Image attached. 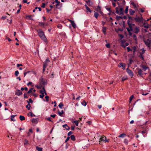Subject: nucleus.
<instances>
[{"label": "nucleus", "mask_w": 151, "mask_h": 151, "mask_svg": "<svg viewBox=\"0 0 151 151\" xmlns=\"http://www.w3.org/2000/svg\"><path fill=\"white\" fill-rule=\"evenodd\" d=\"M37 32L38 35L43 41L45 42H47V40L42 29H38Z\"/></svg>", "instance_id": "1"}, {"label": "nucleus", "mask_w": 151, "mask_h": 151, "mask_svg": "<svg viewBox=\"0 0 151 151\" xmlns=\"http://www.w3.org/2000/svg\"><path fill=\"white\" fill-rule=\"evenodd\" d=\"M39 83L42 86H44L47 84L46 81L42 77L40 79Z\"/></svg>", "instance_id": "2"}, {"label": "nucleus", "mask_w": 151, "mask_h": 151, "mask_svg": "<svg viewBox=\"0 0 151 151\" xmlns=\"http://www.w3.org/2000/svg\"><path fill=\"white\" fill-rule=\"evenodd\" d=\"M116 12L117 14H123V9L122 8H120L119 9V8L118 7H116Z\"/></svg>", "instance_id": "3"}, {"label": "nucleus", "mask_w": 151, "mask_h": 151, "mask_svg": "<svg viewBox=\"0 0 151 151\" xmlns=\"http://www.w3.org/2000/svg\"><path fill=\"white\" fill-rule=\"evenodd\" d=\"M144 42L147 47H150L151 43V40L150 39H148L146 40H144Z\"/></svg>", "instance_id": "4"}, {"label": "nucleus", "mask_w": 151, "mask_h": 151, "mask_svg": "<svg viewBox=\"0 0 151 151\" xmlns=\"http://www.w3.org/2000/svg\"><path fill=\"white\" fill-rule=\"evenodd\" d=\"M141 16H142V15L141 14ZM135 20L136 22H142L143 18L142 17H137L134 19Z\"/></svg>", "instance_id": "5"}, {"label": "nucleus", "mask_w": 151, "mask_h": 151, "mask_svg": "<svg viewBox=\"0 0 151 151\" xmlns=\"http://www.w3.org/2000/svg\"><path fill=\"white\" fill-rule=\"evenodd\" d=\"M139 31V28L137 27H135L134 29H133V30H132V32H133L134 33L136 34H138Z\"/></svg>", "instance_id": "6"}, {"label": "nucleus", "mask_w": 151, "mask_h": 151, "mask_svg": "<svg viewBox=\"0 0 151 151\" xmlns=\"http://www.w3.org/2000/svg\"><path fill=\"white\" fill-rule=\"evenodd\" d=\"M126 71L128 74L132 78L134 76V74L132 71L129 69V68H127Z\"/></svg>", "instance_id": "7"}, {"label": "nucleus", "mask_w": 151, "mask_h": 151, "mask_svg": "<svg viewBox=\"0 0 151 151\" xmlns=\"http://www.w3.org/2000/svg\"><path fill=\"white\" fill-rule=\"evenodd\" d=\"M137 69L138 71V74L139 75V76L141 77H143L142 76L143 75V71L141 69L137 68Z\"/></svg>", "instance_id": "8"}, {"label": "nucleus", "mask_w": 151, "mask_h": 151, "mask_svg": "<svg viewBox=\"0 0 151 151\" xmlns=\"http://www.w3.org/2000/svg\"><path fill=\"white\" fill-rule=\"evenodd\" d=\"M100 141H105L107 142H109V139H107L106 137L103 136L101 137L100 139Z\"/></svg>", "instance_id": "9"}, {"label": "nucleus", "mask_w": 151, "mask_h": 151, "mask_svg": "<svg viewBox=\"0 0 151 151\" xmlns=\"http://www.w3.org/2000/svg\"><path fill=\"white\" fill-rule=\"evenodd\" d=\"M125 66L126 64L124 63H119L118 65V67L119 68L121 67L123 70L125 69Z\"/></svg>", "instance_id": "10"}, {"label": "nucleus", "mask_w": 151, "mask_h": 151, "mask_svg": "<svg viewBox=\"0 0 151 151\" xmlns=\"http://www.w3.org/2000/svg\"><path fill=\"white\" fill-rule=\"evenodd\" d=\"M50 61L48 58L47 59L45 62L43 63V67L46 68L48 65V63Z\"/></svg>", "instance_id": "11"}, {"label": "nucleus", "mask_w": 151, "mask_h": 151, "mask_svg": "<svg viewBox=\"0 0 151 151\" xmlns=\"http://www.w3.org/2000/svg\"><path fill=\"white\" fill-rule=\"evenodd\" d=\"M95 10L96 12H99L101 14L103 13V12L101 11V7L99 6H97Z\"/></svg>", "instance_id": "12"}, {"label": "nucleus", "mask_w": 151, "mask_h": 151, "mask_svg": "<svg viewBox=\"0 0 151 151\" xmlns=\"http://www.w3.org/2000/svg\"><path fill=\"white\" fill-rule=\"evenodd\" d=\"M140 67L142 68L143 70L144 71H145L147 69L149 68V67L147 66H146L144 65H140Z\"/></svg>", "instance_id": "13"}, {"label": "nucleus", "mask_w": 151, "mask_h": 151, "mask_svg": "<svg viewBox=\"0 0 151 151\" xmlns=\"http://www.w3.org/2000/svg\"><path fill=\"white\" fill-rule=\"evenodd\" d=\"M22 94V92L20 90L18 89L17 90V92L15 93V95L18 96H20Z\"/></svg>", "instance_id": "14"}, {"label": "nucleus", "mask_w": 151, "mask_h": 151, "mask_svg": "<svg viewBox=\"0 0 151 151\" xmlns=\"http://www.w3.org/2000/svg\"><path fill=\"white\" fill-rule=\"evenodd\" d=\"M127 24L128 25L129 28L131 29H133L132 27L134 26H135V24H132V22H127Z\"/></svg>", "instance_id": "15"}, {"label": "nucleus", "mask_w": 151, "mask_h": 151, "mask_svg": "<svg viewBox=\"0 0 151 151\" xmlns=\"http://www.w3.org/2000/svg\"><path fill=\"white\" fill-rule=\"evenodd\" d=\"M106 28L105 27H102V32L104 35H106Z\"/></svg>", "instance_id": "16"}, {"label": "nucleus", "mask_w": 151, "mask_h": 151, "mask_svg": "<svg viewBox=\"0 0 151 151\" xmlns=\"http://www.w3.org/2000/svg\"><path fill=\"white\" fill-rule=\"evenodd\" d=\"M63 128H65L67 130H69L70 129V127H68L67 124H65L63 125Z\"/></svg>", "instance_id": "17"}, {"label": "nucleus", "mask_w": 151, "mask_h": 151, "mask_svg": "<svg viewBox=\"0 0 151 151\" xmlns=\"http://www.w3.org/2000/svg\"><path fill=\"white\" fill-rule=\"evenodd\" d=\"M129 14L131 15H132L133 14L135 13V11H134L133 10H132L131 9H129Z\"/></svg>", "instance_id": "18"}, {"label": "nucleus", "mask_w": 151, "mask_h": 151, "mask_svg": "<svg viewBox=\"0 0 151 151\" xmlns=\"http://www.w3.org/2000/svg\"><path fill=\"white\" fill-rule=\"evenodd\" d=\"M35 87L37 89H41L42 88L43 86H42V85L39 84V85H36L35 86Z\"/></svg>", "instance_id": "19"}, {"label": "nucleus", "mask_w": 151, "mask_h": 151, "mask_svg": "<svg viewBox=\"0 0 151 151\" xmlns=\"http://www.w3.org/2000/svg\"><path fill=\"white\" fill-rule=\"evenodd\" d=\"M132 18L131 16H129L128 17V20L127 21V22H132Z\"/></svg>", "instance_id": "20"}, {"label": "nucleus", "mask_w": 151, "mask_h": 151, "mask_svg": "<svg viewBox=\"0 0 151 151\" xmlns=\"http://www.w3.org/2000/svg\"><path fill=\"white\" fill-rule=\"evenodd\" d=\"M70 138L73 141H74L76 140L75 136L74 135H71Z\"/></svg>", "instance_id": "21"}, {"label": "nucleus", "mask_w": 151, "mask_h": 151, "mask_svg": "<svg viewBox=\"0 0 151 151\" xmlns=\"http://www.w3.org/2000/svg\"><path fill=\"white\" fill-rule=\"evenodd\" d=\"M132 48L133 50V54H134L135 52L136 51L137 47L135 46H134L132 47Z\"/></svg>", "instance_id": "22"}, {"label": "nucleus", "mask_w": 151, "mask_h": 151, "mask_svg": "<svg viewBox=\"0 0 151 151\" xmlns=\"http://www.w3.org/2000/svg\"><path fill=\"white\" fill-rule=\"evenodd\" d=\"M126 136V134L125 133H122L119 135L118 137H119L124 138Z\"/></svg>", "instance_id": "23"}, {"label": "nucleus", "mask_w": 151, "mask_h": 151, "mask_svg": "<svg viewBox=\"0 0 151 151\" xmlns=\"http://www.w3.org/2000/svg\"><path fill=\"white\" fill-rule=\"evenodd\" d=\"M86 7V9L87 11V12H91V11L90 10V8L87 6L86 5H85Z\"/></svg>", "instance_id": "24"}, {"label": "nucleus", "mask_w": 151, "mask_h": 151, "mask_svg": "<svg viewBox=\"0 0 151 151\" xmlns=\"http://www.w3.org/2000/svg\"><path fill=\"white\" fill-rule=\"evenodd\" d=\"M16 115H12L11 116V121H15V120L14 119L15 116H16Z\"/></svg>", "instance_id": "25"}, {"label": "nucleus", "mask_w": 151, "mask_h": 151, "mask_svg": "<svg viewBox=\"0 0 151 151\" xmlns=\"http://www.w3.org/2000/svg\"><path fill=\"white\" fill-rule=\"evenodd\" d=\"M19 119L21 121H22L25 119V117L23 116L20 115L19 116Z\"/></svg>", "instance_id": "26"}, {"label": "nucleus", "mask_w": 151, "mask_h": 151, "mask_svg": "<svg viewBox=\"0 0 151 151\" xmlns=\"http://www.w3.org/2000/svg\"><path fill=\"white\" fill-rule=\"evenodd\" d=\"M36 148V150L38 151H42V147L37 146Z\"/></svg>", "instance_id": "27"}, {"label": "nucleus", "mask_w": 151, "mask_h": 151, "mask_svg": "<svg viewBox=\"0 0 151 151\" xmlns=\"http://www.w3.org/2000/svg\"><path fill=\"white\" fill-rule=\"evenodd\" d=\"M29 114H30V116L31 117L32 116H35V115L32 112H30L29 113L27 114V115L29 116Z\"/></svg>", "instance_id": "28"}, {"label": "nucleus", "mask_w": 151, "mask_h": 151, "mask_svg": "<svg viewBox=\"0 0 151 151\" xmlns=\"http://www.w3.org/2000/svg\"><path fill=\"white\" fill-rule=\"evenodd\" d=\"M141 50L142 51V52L139 53V54L143 55L145 53V50H144V48H142L141 49Z\"/></svg>", "instance_id": "29"}, {"label": "nucleus", "mask_w": 151, "mask_h": 151, "mask_svg": "<svg viewBox=\"0 0 151 151\" xmlns=\"http://www.w3.org/2000/svg\"><path fill=\"white\" fill-rule=\"evenodd\" d=\"M131 5H132L133 6L134 9H135L137 8V7H136V5H135V4L133 2L131 1Z\"/></svg>", "instance_id": "30"}, {"label": "nucleus", "mask_w": 151, "mask_h": 151, "mask_svg": "<svg viewBox=\"0 0 151 151\" xmlns=\"http://www.w3.org/2000/svg\"><path fill=\"white\" fill-rule=\"evenodd\" d=\"M58 113L60 116H63V114L64 113L63 111L62 110L61 112L59 111Z\"/></svg>", "instance_id": "31"}, {"label": "nucleus", "mask_w": 151, "mask_h": 151, "mask_svg": "<svg viewBox=\"0 0 151 151\" xmlns=\"http://www.w3.org/2000/svg\"><path fill=\"white\" fill-rule=\"evenodd\" d=\"M71 25L72 26V27L74 28H76V25L74 22L73 21L71 23Z\"/></svg>", "instance_id": "32"}, {"label": "nucleus", "mask_w": 151, "mask_h": 151, "mask_svg": "<svg viewBox=\"0 0 151 151\" xmlns=\"http://www.w3.org/2000/svg\"><path fill=\"white\" fill-rule=\"evenodd\" d=\"M45 24L43 22H39V25L41 27H43L45 25Z\"/></svg>", "instance_id": "33"}, {"label": "nucleus", "mask_w": 151, "mask_h": 151, "mask_svg": "<svg viewBox=\"0 0 151 151\" xmlns=\"http://www.w3.org/2000/svg\"><path fill=\"white\" fill-rule=\"evenodd\" d=\"M26 107L27 108L28 110H29L31 107L30 104H28L26 106Z\"/></svg>", "instance_id": "34"}, {"label": "nucleus", "mask_w": 151, "mask_h": 151, "mask_svg": "<svg viewBox=\"0 0 151 151\" xmlns=\"http://www.w3.org/2000/svg\"><path fill=\"white\" fill-rule=\"evenodd\" d=\"M29 101H28L27 100V102L28 104H30V103H32L33 102V101L32 100V99L30 98L29 99Z\"/></svg>", "instance_id": "35"}, {"label": "nucleus", "mask_w": 151, "mask_h": 151, "mask_svg": "<svg viewBox=\"0 0 151 151\" xmlns=\"http://www.w3.org/2000/svg\"><path fill=\"white\" fill-rule=\"evenodd\" d=\"M32 122L33 123H34L35 124H37V120L35 119H33L32 120Z\"/></svg>", "instance_id": "36"}, {"label": "nucleus", "mask_w": 151, "mask_h": 151, "mask_svg": "<svg viewBox=\"0 0 151 151\" xmlns=\"http://www.w3.org/2000/svg\"><path fill=\"white\" fill-rule=\"evenodd\" d=\"M129 45V44L127 42H126L125 43L124 45H122V46L124 48L126 47V46Z\"/></svg>", "instance_id": "37"}, {"label": "nucleus", "mask_w": 151, "mask_h": 151, "mask_svg": "<svg viewBox=\"0 0 151 151\" xmlns=\"http://www.w3.org/2000/svg\"><path fill=\"white\" fill-rule=\"evenodd\" d=\"M55 2L56 3H57L55 5V6H59L60 3V2L59 1H58V0H55Z\"/></svg>", "instance_id": "38"}, {"label": "nucleus", "mask_w": 151, "mask_h": 151, "mask_svg": "<svg viewBox=\"0 0 151 151\" xmlns=\"http://www.w3.org/2000/svg\"><path fill=\"white\" fill-rule=\"evenodd\" d=\"M99 15V14L98 12H95L94 14V16L95 18L97 19L98 16Z\"/></svg>", "instance_id": "39"}, {"label": "nucleus", "mask_w": 151, "mask_h": 151, "mask_svg": "<svg viewBox=\"0 0 151 151\" xmlns=\"http://www.w3.org/2000/svg\"><path fill=\"white\" fill-rule=\"evenodd\" d=\"M32 83L31 82H29L27 84V86H29V85H31L32 87L34 86V85L32 84Z\"/></svg>", "instance_id": "40"}, {"label": "nucleus", "mask_w": 151, "mask_h": 151, "mask_svg": "<svg viewBox=\"0 0 151 151\" xmlns=\"http://www.w3.org/2000/svg\"><path fill=\"white\" fill-rule=\"evenodd\" d=\"M81 104L82 105L84 106H86L87 104L86 102L84 100H83V101L81 103Z\"/></svg>", "instance_id": "41"}, {"label": "nucleus", "mask_w": 151, "mask_h": 151, "mask_svg": "<svg viewBox=\"0 0 151 151\" xmlns=\"http://www.w3.org/2000/svg\"><path fill=\"white\" fill-rule=\"evenodd\" d=\"M139 57L142 59V60H144V57L143 55L140 54L139 56Z\"/></svg>", "instance_id": "42"}, {"label": "nucleus", "mask_w": 151, "mask_h": 151, "mask_svg": "<svg viewBox=\"0 0 151 151\" xmlns=\"http://www.w3.org/2000/svg\"><path fill=\"white\" fill-rule=\"evenodd\" d=\"M58 106L60 108L62 109V107L63 106V105L62 103H60L58 105Z\"/></svg>", "instance_id": "43"}, {"label": "nucleus", "mask_w": 151, "mask_h": 151, "mask_svg": "<svg viewBox=\"0 0 151 151\" xmlns=\"http://www.w3.org/2000/svg\"><path fill=\"white\" fill-rule=\"evenodd\" d=\"M133 39H134V40L135 41H136L137 40V37L136 35H135V34L133 35Z\"/></svg>", "instance_id": "44"}, {"label": "nucleus", "mask_w": 151, "mask_h": 151, "mask_svg": "<svg viewBox=\"0 0 151 151\" xmlns=\"http://www.w3.org/2000/svg\"><path fill=\"white\" fill-rule=\"evenodd\" d=\"M124 142L125 143L126 145H127L128 144V140L127 139H125L124 141Z\"/></svg>", "instance_id": "45"}, {"label": "nucleus", "mask_w": 151, "mask_h": 151, "mask_svg": "<svg viewBox=\"0 0 151 151\" xmlns=\"http://www.w3.org/2000/svg\"><path fill=\"white\" fill-rule=\"evenodd\" d=\"M134 95H132L130 97V98H129V103H130L132 101V99H133V98H134Z\"/></svg>", "instance_id": "46"}, {"label": "nucleus", "mask_w": 151, "mask_h": 151, "mask_svg": "<svg viewBox=\"0 0 151 151\" xmlns=\"http://www.w3.org/2000/svg\"><path fill=\"white\" fill-rule=\"evenodd\" d=\"M57 27L58 28L61 29L62 28V25L60 24H58L57 25Z\"/></svg>", "instance_id": "47"}, {"label": "nucleus", "mask_w": 151, "mask_h": 151, "mask_svg": "<svg viewBox=\"0 0 151 151\" xmlns=\"http://www.w3.org/2000/svg\"><path fill=\"white\" fill-rule=\"evenodd\" d=\"M73 122L75 123L76 125L78 126V121H74Z\"/></svg>", "instance_id": "48"}, {"label": "nucleus", "mask_w": 151, "mask_h": 151, "mask_svg": "<svg viewBox=\"0 0 151 151\" xmlns=\"http://www.w3.org/2000/svg\"><path fill=\"white\" fill-rule=\"evenodd\" d=\"M19 74V72L18 70H16L15 72V75L16 76H18Z\"/></svg>", "instance_id": "49"}, {"label": "nucleus", "mask_w": 151, "mask_h": 151, "mask_svg": "<svg viewBox=\"0 0 151 151\" xmlns=\"http://www.w3.org/2000/svg\"><path fill=\"white\" fill-rule=\"evenodd\" d=\"M128 6H126V9L125 11V12L126 14H127L128 13Z\"/></svg>", "instance_id": "50"}, {"label": "nucleus", "mask_w": 151, "mask_h": 151, "mask_svg": "<svg viewBox=\"0 0 151 151\" xmlns=\"http://www.w3.org/2000/svg\"><path fill=\"white\" fill-rule=\"evenodd\" d=\"M32 15H28L27 16V18H28L30 20H32Z\"/></svg>", "instance_id": "51"}, {"label": "nucleus", "mask_w": 151, "mask_h": 151, "mask_svg": "<svg viewBox=\"0 0 151 151\" xmlns=\"http://www.w3.org/2000/svg\"><path fill=\"white\" fill-rule=\"evenodd\" d=\"M49 97L48 96H45V98L46 99V101L47 102H48L49 101Z\"/></svg>", "instance_id": "52"}, {"label": "nucleus", "mask_w": 151, "mask_h": 151, "mask_svg": "<svg viewBox=\"0 0 151 151\" xmlns=\"http://www.w3.org/2000/svg\"><path fill=\"white\" fill-rule=\"evenodd\" d=\"M127 29V30L128 32H130L131 31H132L133 30V29H131L127 27L126 28Z\"/></svg>", "instance_id": "53"}, {"label": "nucleus", "mask_w": 151, "mask_h": 151, "mask_svg": "<svg viewBox=\"0 0 151 151\" xmlns=\"http://www.w3.org/2000/svg\"><path fill=\"white\" fill-rule=\"evenodd\" d=\"M30 72H31V71H28L27 72H24V77H25L26 75L28 73H30Z\"/></svg>", "instance_id": "54"}, {"label": "nucleus", "mask_w": 151, "mask_h": 151, "mask_svg": "<svg viewBox=\"0 0 151 151\" xmlns=\"http://www.w3.org/2000/svg\"><path fill=\"white\" fill-rule=\"evenodd\" d=\"M127 79V77H123L122 78V82H123L125 80H126Z\"/></svg>", "instance_id": "55"}, {"label": "nucleus", "mask_w": 151, "mask_h": 151, "mask_svg": "<svg viewBox=\"0 0 151 151\" xmlns=\"http://www.w3.org/2000/svg\"><path fill=\"white\" fill-rule=\"evenodd\" d=\"M116 19L117 20H119L120 19H122V17L119 16H116Z\"/></svg>", "instance_id": "56"}, {"label": "nucleus", "mask_w": 151, "mask_h": 151, "mask_svg": "<svg viewBox=\"0 0 151 151\" xmlns=\"http://www.w3.org/2000/svg\"><path fill=\"white\" fill-rule=\"evenodd\" d=\"M54 73L52 72V74H51L50 75V76L49 77L51 78H53L54 77Z\"/></svg>", "instance_id": "57"}, {"label": "nucleus", "mask_w": 151, "mask_h": 151, "mask_svg": "<svg viewBox=\"0 0 151 151\" xmlns=\"http://www.w3.org/2000/svg\"><path fill=\"white\" fill-rule=\"evenodd\" d=\"M127 51L128 52H129L130 51H132V50L129 47H127Z\"/></svg>", "instance_id": "58"}, {"label": "nucleus", "mask_w": 151, "mask_h": 151, "mask_svg": "<svg viewBox=\"0 0 151 151\" xmlns=\"http://www.w3.org/2000/svg\"><path fill=\"white\" fill-rule=\"evenodd\" d=\"M73 134V132H72L70 131L68 133V136H69Z\"/></svg>", "instance_id": "59"}, {"label": "nucleus", "mask_w": 151, "mask_h": 151, "mask_svg": "<svg viewBox=\"0 0 151 151\" xmlns=\"http://www.w3.org/2000/svg\"><path fill=\"white\" fill-rule=\"evenodd\" d=\"M42 90H44V94L45 93V95H47V93H46V91L45 90V88L44 87H43L42 88Z\"/></svg>", "instance_id": "60"}, {"label": "nucleus", "mask_w": 151, "mask_h": 151, "mask_svg": "<svg viewBox=\"0 0 151 151\" xmlns=\"http://www.w3.org/2000/svg\"><path fill=\"white\" fill-rule=\"evenodd\" d=\"M45 95L44 94H41V95H40V98H41L42 99H43V98L44 96Z\"/></svg>", "instance_id": "61"}, {"label": "nucleus", "mask_w": 151, "mask_h": 151, "mask_svg": "<svg viewBox=\"0 0 151 151\" xmlns=\"http://www.w3.org/2000/svg\"><path fill=\"white\" fill-rule=\"evenodd\" d=\"M28 144V141L26 139L25 140L24 145H27Z\"/></svg>", "instance_id": "62"}, {"label": "nucleus", "mask_w": 151, "mask_h": 151, "mask_svg": "<svg viewBox=\"0 0 151 151\" xmlns=\"http://www.w3.org/2000/svg\"><path fill=\"white\" fill-rule=\"evenodd\" d=\"M107 7L106 6V7H105L106 9L108 10V11L109 12H111V8H107L106 7Z\"/></svg>", "instance_id": "63"}, {"label": "nucleus", "mask_w": 151, "mask_h": 151, "mask_svg": "<svg viewBox=\"0 0 151 151\" xmlns=\"http://www.w3.org/2000/svg\"><path fill=\"white\" fill-rule=\"evenodd\" d=\"M106 46L107 48H110V45L109 43H108V44H106Z\"/></svg>", "instance_id": "64"}]
</instances>
